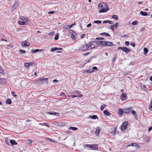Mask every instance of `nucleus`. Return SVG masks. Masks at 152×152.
Segmentation results:
<instances>
[{"instance_id":"6ab92c4d","label":"nucleus","mask_w":152,"mask_h":152,"mask_svg":"<svg viewBox=\"0 0 152 152\" xmlns=\"http://www.w3.org/2000/svg\"><path fill=\"white\" fill-rule=\"evenodd\" d=\"M32 62L25 63L24 64V66L28 68L30 65L33 66Z\"/></svg>"},{"instance_id":"7ed1b4c3","label":"nucleus","mask_w":152,"mask_h":152,"mask_svg":"<svg viewBox=\"0 0 152 152\" xmlns=\"http://www.w3.org/2000/svg\"><path fill=\"white\" fill-rule=\"evenodd\" d=\"M89 45L86 44V45H82L79 48V50L82 51H86L89 48Z\"/></svg>"},{"instance_id":"de8ad7c7","label":"nucleus","mask_w":152,"mask_h":152,"mask_svg":"<svg viewBox=\"0 0 152 152\" xmlns=\"http://www.w3.org/2000/svg\"><path fill=\"white\" fill-rule=\"evenodd\" d=\"M72 27V26H71V25H69L67 26L66 27H65V28L67 29H69L71 28Z\"/></svg>"},{"instance_id":"7c9ffc66","label":"nucleus","mask_w":152,"mask_h":152,"mask_svg":"<svg viewBox=\"0 0 152 152\" xmlns=\"http://www.w3.org/2000/svg\"><path fill=\"white\" fill-rule=\"evenodd\" d=\"M101 34L102 35H104L106 36H107V37H110V34H109L107 33H106V32H104V33H101Z\"/></svg>"},{"instance_id":"f704fd0d","label":"nucleus","mask_w":152,"mask_h":152,"mask_svg":"<svg viewBox=\"0 0 152 152\" xmlns=\"http://www.w3.org/2000/svg\"><path fill=\"white\" fill-rule=\"evenodd\" d=\"M144 54L146 55L148 52V50L146 48H144Z\"/></svg>"},{"instance_id":"2eb2a0df","label":"nucleus","mask_w":152,"mask_h":152,"mask_svg":"<svg viewBox=\"0 0 152 152\" xmlns=\"http://www.w3.org/2000/svg\"><path fill=\"white\" fill-rule=\"evenodd\" d=\"M99 45L100 44L103 47H104L106 46V41H99Z\"/></svg>"},{"instance_id":"f03ea898","label":"nucleus","mask_w":152,"mask_h":152,"mask_svg":"<svg viewBox=\"0 0 152 152\" xmlns=\"http://www.w3.org/2000/svg\"><path fill=\"white\" fill-rule=\"evenodd\" d=\"M99 41L98 40L89 42V45L91 49H94L97 46H99Z\"/></svg>"},{"instance_id":"a211bd4d","label":"nucleus","mask_w":152,"mask_h":152,"mask_svg":"<svg viewBox=\"0 0 152 152\" xmlns=\"http://www.w3.org/2000/svg\"><path fill=\"white\" fill-rule=\"evenodd\" d=\"M6 82V80L5 78H1L0 79V84H4Z\"/></svg>"},{"instance_id":"79ce46f5","label":"nucleus","mask_w":152,"mask_h":152,"mask_svg":"<svg viewBox=\"0 0 152 152\" xmlns=\"http://www.w3.org/2000/svg\"><path fill=\"white\" fill-rule=\"evenodd\" d=\"M23 19L24 20V21L25 22H29L30 21V20L29 19H28L27 18H24V19Z\"/></svg>"},{"instance_id":"4d7b16f0","label":"nucleus","mask_w":152,"mask_h":152,"mask_svg":"<svg viewBox=\"0 0 152 152\" xmlns=\"http://www.w3.org/2000/svg\"><path fill=\"white\" fill-rule=\"evenodd\" d=\"M97 68L96 67V66H94L92 67V71H93V72L95 70H97Z\"/></svg>"},{"instance_id":"9b49d317","label":"nucleus","mask_w":152,"mask_h":152,"mask_svg":"<svg viewBox=\"0 0 152 152\" xmlns=\"http://www.w3.org/2000/svg\"><path fill=\"white\" fill-rule=\"evenodd\" d=\"M101 131V129L100 127H98L96 128L95 134L96 136H98L99 134Z\"/></svg>"},{"instance_id":"6e6d98bb","label":"nucleus","mask_w":152,"mask_h":152,"mask_svg":"<svg viewBox=\"0 0 152 152\" xmlns=\"http://www.w3.org/2000/svg\"><path fill=\"white\" fill-rule=\"evenodd\" d=\"M3 72V70L2 67L0 66V73H2Z\"/></svg>"},{"instance_id":"c85d7f7f","label":"nucleus","mask_w":152,"mask_h":152,"mask_svg":"<svg viewBox=\"0 0 152 152\" xmlns=\"http://www.w3.org/2000/svg\"><path fill=\"white\" fill-rule=\"evenodd\" d=\"M142 89L145 91H146L147 90V89L145 85H142L141 86Z\"/></svg>"},{"instance_id":"20e7f679","label":"nucleus","mask_w":152,"mask_h":152,"mask_svg":"<svg viewBox=\"0 0 152 152\" xmlns=\"http://www.w3.org/2000/svg\"><path fill=\"white\" fill-rule=\"evenodd\" d=\"M48 80V78L45 77H41L39 78L37 81L38 83L39 84H42L43 83H45Z\"/></svg>"},{"instance_id":"393cba45","label":"nucleus","mask_w":152,"mask_h":152,"mask_svg":"<svg viewBox=\"0 0 152 152\" xmlns=\"http://www.w3.org/2000/svg\"><path fill=\"white\" fill-rule=\"evenodd\" d=\"M90 118L92 119H98V116L96 115H92L89 116Z\"/></svg>"},{"instance_id":"1a4fd4ad","label":"nucleus","mask_w":152,"mask_h":152,"mask_svg":"<svg viewBox=\"0 0 152 152\" xmlns=\"http://www.w3.org/2000/svg\"><path fill=\"white\" fill-rule=\"evenodd\" d=\"M19 4V2L17 1H16L13 6H12L11 8V10L12 11H14L17 7L18 4Z\"/></svg>"},{"instance_id":"a878e982","label":"nucleus","mask_w":152,"mask_h":152,"mask_svg":"<svg viewBox=\"0 0 152 152\" xmlns=\"http://www.w3.org/2000/svg\"><path fill=\"white\" fill-rule=\"evenodd\" d=\"M69 130H72L73 131H75L78 129L76 127L71 126L68 128Z\"/></svg>"},{"instance_id":"c756f323","label":"nucleus","mask_w":152,"mask_h":152,"mask_svg":"<svg viewBox=\"0 0 152 152\" xmlns=\"http://www.w3.org/2000/svg\"><path fill=\"white\" fill-rule=\"evenodd\" d=\"M92 144H85L84 145V147L85 148L88 147L90 148V149H91V148L92 147Z\"/></svg>"},{"instance_id":"37998d69","label":"nucleus","mask_w":152,"mask_h":152,"mask_svg":"<svg viewBox=\"0 0 152 152\" xmlns=\"http://www.w3.org/2000/svg\"><path fill=\"white\" fill-rule=\"evenodd\" d=\"M126 93H122L121 95V97L124 99L126 97Z\"/></svg>"},{"instance_id":"aec40b11","label":"nucleus","mask_w":152,"mask_h":152,"mask_svg":"<svg viewBox=\"0 0 152 152\" xmlns=\"http://www.w3.org/2000/svg\"><path fill=\"white\" fill-rule=\"evenodd\" d=\"M118 113L120 116H121L123 113H124V109H119L118 111Z\"/></svg>"},{"instance_id":"5fc2aeb1","label":"nucleus","mask_w":152,"mask_h":152,"mask_svg":"<svg viewBox=\"0 0 152 152\" xmlns=\"http://www.w3.org/2000/svg\"><path fill=\"white\" fill-rule=\"evenodd\" d=\"M114 26L116 28V27L118 26L119 25V23H116L115 24H114Z\"/></svg>"},{"instance_id":"b1692460","label":"nucleus","mask_w":152,"mask_h":152,"mask_svg":"<svg viewBox=\"0 0 152 152\" xmlns=\"http://www.w3.org/2000/svg\"><path fill=\"white\" fill-rule=\"evenodd\" d=\"M103 113L104 115L107 116H110L111 114L107 110H104Z\"/></svg>"},{"instance_id":"c9c22d12","label":"nucleus","mask_w":152,"mask_h":152,"mask_svg":"<svg viewBox=\"0 0 152 152\" xmlns=\"http://www.w3.org/2000/svg\"><path fill=\"white\" fill-rule=\"evenodd\" d=\"M85 71L88 73H90L93 72V71H92V70L91 69L86 70H85Z\"/></svg>"},{"instance_id":"bb28decb","label":"nucleus","mask_w":152,"mask_h":152,"mask_svg":"<svg viewBox=\"0 0 152 152\" xmlns=\"http://www.w3.org/2000/svg\"><path fill=\"white\" fill-rule=\"evenodd\" d=\"M116 128H114L113 129L111 130V133L113 135H114V134H116Z\"/></svg>"},{"instance_id":"58836bf2","label":"nucleus","mask_w":152,"mask_h":152,"mask_svg":"<svg viewBox=\"0 0 152 152\" xmlns=\"http://www.w3.org/2000/svg\"><path fill=\"white\" fill-rule=\"evenodd\" d=\"M68 32L69 33L71 34H75V33L74 32V31L71 29H69L68 30Z\"/></svg>"},{"instance_id":"0e129e2a","label":"nucleus","mask_w":152,"mask_h":152,"mask_svg":"<svg viewBox=\"0 0 152 152\" xmlns=\"http://www.w3.org/2000/svg\"><path fill=\"white\" fill-rule=\"evenodd\" d=\"M11 94L12 95L14 96H17V95L15 94V92L13 91H12Z\"/></svg>"},{"instance_id":"864d4df0","label":"nucleus","mask_w":152,"mask_h":152,"mask_svg":"<svg viewBox=\"0 0 152 152\" xmlns=\"http://www.w3.org/2000/svg\"><path fill=\"white\" fill-rule=\"evenodd\" d=\"M55 34V32L54 31H52L51 32H50L49 33V35H53Z\"/></svg>"},{"instance_id":"2f4dec72","label":"nucleus","mask_w":152,"mask_h":152,"mask_svg":"<svg viewBox=\"0 0 152 152\" xmlns=\"http://www.w3.org/2000/svg\"><path fill=\"white\" fill-rule=\"evenodd\" d=\"M112 18L113 19H115L116 20H118V16L116 15H113L112 16Z\"/></svg>"},{"instance_id":"a19ab883","label":"nucleus","mask_w":152,"mask_h":152,"mask_svg":"<svg viewBox=\"0 0 152 152\" xmlns=\"http://www.w3.org/2000/svg\"><path fill=\"white\" fill-rule=\"evenodd\" d=\"M19 52L20 54L25 53H26L25 51L21 49L19 50Z\"/></svg>"},{"instance_id":"ddd939ff","label":"nucleus","mask_w":152,"mask_h":152,"mask_svg":"<svg viewBox=\"0 0 152 152\" xmlns=\"http://www.w3.org/2000/svg\"><path fill=\"white\" fill-rule=\"evenodd\" d=\"M106 46L111 47L114 46L115 45L113 44V42H111L106 41Z\"/></svg>"},{"instance_id":"bf43d9fd","label":"nucleus","mask_w":152,"mask_h":152,"mask_svg":"<svg viewBox=\"0 0 152 152\" xmlns=\"http://www.w3.org/2000/svg\"><path fill=\"white\" fill-rule=\"evenodd\" d=\"M148 108H149V109L150 111H152V105H149V107H148Z\"/></svg>"},{"instance_id":"69168bd1","label":"nucleus","mask_w":152,"mask_h":152,"mask_svg":"<svg viewBox=\"0 0 152 152\" xmlns=\"http://www.w3.org/2000/svg\"><path fill=\"white\" fill-rule=\"evenodd\" d=\"M90 53V52H87V53L83 54V55L84 56H87L88 55V54H89Z\"/></svg>"},{"instance_id":"e2e57ef3","label":"nucleus","mask_w":152,"mask_h":152,"mask_svg":"<svg viewBox=\"0 0 152 152\" xmlns=\"http://www.w3.org/2000/svg\"><path fill=\"white\" fill-rule=\"evenodd\" d=\"M130 45L133 47H134L135 46V44L134 42L131 43Z\"/></svg>"},{"instance_id":"4be33fe9","label":"nucleus","mask_w":152,"mask_h":152,"mask_svg":"<svg viewBox=\"0 0 152 152\" xmlns=\"http://www.w3.org/2000/svg\"><path fill=\"white\" fill-rule=\"evenodd\" d=\"M42 51L43 50L42 49H36L35 50H33V49H32L31 50V52L32 53H35L37 52L38 51Z\"/></svg>"},{"instance_id":"5701e85b","label":"nucleus","mask_w":152,"mask_h":152,"mask_svg":"<svg viewBox=\"0 0 152 152\" xmlns=\"http://www.w3.org/2000/svg\"><path fill=\"white\" fill-rule=\"evenodd\" d=\"M10 143L11 144V145H16L18 144V143L15 141L14 140H10Z\"/></svg>"},{"instance_id":"e433bc0d","label":"nucleus","mask_w":152,"mask_h":152,"mask_svg":"<svg viewBox=\"0 0 152 152\" xmlns=\"http://www.w3.org/2000/svg\"><path fill=\"white\" fill-rule=\"evenodd\" d=\"M59 34L57 33L56 34V35L54 38V39L55 40H57L58 39L59 37Z\"/></svg>"},{"instance_id":"f3484780","label":"nucleus","mask_w":152,"mask_h":152,"mask_svg":"<svg viewBox=\"0 0 152 152\" xmlns=\"http://www.w3.org/2000/svg\"><path fill=\"white\" fill-rule=\"evenodd\" d=\"M122 51H124L126 53H128L130 51V49L127 48L126 47H123V49L122 50Z\"/></svg>"},{"instance_id":"680f3d73","label":"nucleus","mask_w":152,"mask_h":152,"mask_svg":"<svg viewBox=\"0 0 152 152\" xmlns=\"http://www.w3.org/2000/svg\"><path fill=\"white\" fill-rule=\"evenodd\" d=\"M129 42L128 41H126L125 42V45L126 46H128L129 45Z\"/></svg>"},{"instance_id":"473e14b6","label":"nucleus","mask_w":152,"mask_h":152,"mask_svg":"<svg viewBox=\"0 0 152 152\" xmlns=\"http://www.w3.org/2000/svg\"><path fill=\"white\" fill-rule=\"evenodd\" d=\"M18 23L21 25H24L25 24V22L24 21L19 20L18 21Z\"/></svg>"},{"instance_id":"09e8293b","label":"nucleus","mask_w":152,"mask_h":152,"mask_svg":"<svg viewBox=\"0 0 152 152\" xmlns=\"http://www.w3.org/2000/svg\"><path fill=\"white\" fill-rule=\"evenodd\" d=\"M114 25H111L110 27V28L112 31H114Z\"/></svg>"},{"instance_id":"052dcab7","label":"nucleus","mask_w":152,"mask_h":152,"mask_svg":"<svg viewBox=\"0 0 152 152\" xmlns=\"http://www.w3.org/2000/svg\"><path fill=\"white\" fill-rule=\"evenodd\" d=\"M77 97H81L83 96V95L81 94H80V93H79V94H78Z\"/></svg>"},{"instance_id":"49530a36","label":"nucleus","mask_w":152,"mask_h":152,"mask_svg":"<svg viewBox=\"0 0 152 152\" xmlns=\"http://www.w3.org/2000/svg\"><path fill=\"white\" fill-rule=\"evenodd\" d=\"M137 20L134 21L132 22V24L133 25H137Z\"/></svg>"},{"instance_id":"6e6552de","label":"nucleus","mask_w":152,"mask_h":152,"mask_svg":"<svg viewBox=\"0 0 152 152\" xmlns=\"http://www.w3.org/2000/svg\"><path fill=\"white\" fill-rule=\"evenodd\" d=\"M46 113L51 115H55L56 116H59L60 115L59 113H56L54 111L48 112H46Z\"/></svg>"},{"instance_id":"13d9d810","label":"nucleus","mask_w":152,"mask_h":152,"mask_svg":"<svg viewBox=\"0 0 152 152\" xmlns=\"http://www.w3.org/2000/svg\"><path fill=\"white\" fill-rule=\"evenodd\" d=\"M96 39L97 40H104V39L103 37H96Z\"/></svg>"},{"instance_id":"72a5a7b5","label":"nucleus","mask_w":152,"mask_h":152,"mask_svg":"<svg viewBox=\"0 0 152 152\" xmlns=\"http://www.w3.org/2000/svg\"><path fill=\"white\" fill-rule=\"evenodd\" d=\"M11 103V100L10 99H8L7 100V101L6 102V104H10Z\"/></svg>"},{"instance_id":"412c9836","label":"nucleus","mask_w":152,"mask_h":152,"mask_svg":"<svg viewBox=\"0 0 152 152\" xmlns=\"http://www.w3.org/2000/svg\"><path fill=\"white\" fill-rule=\"evenodd\" d=\"M39 125L41 126H45L48 127H49L50 126V125L48 123H40L39 124Z\"/></svg>"},{"instance_id":"f257e3e1","label":"nucleus","mask_w":152,"mask_h":152,"mask_svg":"<svg viewBox=\"0 0 152 152\" xmlns=\"http://www.w3.org/2000/svg\"><path fill=\"white\" fill-rule=\"evenodd\" d=\"M108 4L106 2L100 3L98 5V8L100 9L99 11V13L104 12L109 10V7L107 6Z\"/></svg>"},{"instance_id":"338daca9","label":"nucleus","mask_w":152,"mask_h":152,"mask_svg":"<svg viewBox=\"0 0 152 152\" xmlns=\"http://www.w3.org/2000/svg\"><path fill=\"white\" fill-rule=\"evenodd\" d=\"M152 129V126L150 127L148 129V131L150 132Z\"/></svg>"},{"instance_id":"0eeeda50","label":"nucleus","mask_w":152,"mask_h":152,"mask_svg":"<svg viewBox=\"0 0 152 152\" xmlns=\"http://www.w3.org/2000/svg\"><path fill=\"white\" fill-rule=\"evenodd\" d=\"M55 123V124L58 126H65L66 124L65 123L61 122H56Z\"/></svg>"},{"instance_id":"4c0bfd02","label":"nucleus","mask_w":152,"mask_h":152,"mask_svg":"<svg viewBox=\"0 0 152 152\" xmlns=\"http://www.w3.org/2000/svg\"><path fill=\"white\" fill-rule=\"evenodd\" d=\"M32 140H28L26 141V143L28 145H30L32 143Z\"/></svg>"},{"instance_id":"39448f33","label":"nucleus","mask_w":152,"mask_h":152,"mask_svg":"<svg viewBox=\"0 0 152 152\" xmlns=\"http://www.w3.org/2000/svg\"><path fill=\"white\" fill-rule=\"evenodd\" d=\"M128 122L127 121H124L121 126V130L122 131H124L127 128Z\"/></svg>"},{"instance_id":"8fccbe9b","label":"nucleus","mask_w":152,"mask_h":152,"mask_svg":"<svg viewBox=\"0 0 152 152\" xmlns=\"http://www.w3.org/2000/svg\"><path fill=\"white\" fill-rule=\"evenodd\" d=\"M75 34H72L71 36V38L73 39H75V37L74 35Z\"/></svg>"},{"instance_id":"c03bdc74","label":"nucleus","mask_w":152,"mask_h":152,"mask_svg":"<svg viewBox=\"0 0 152 152\" xmlns=\"http://www.w3.org/2000/svg\"><path fill=\"white\" fill-rule=\"evenodd\" d=\"M106 105H101L100 109L102 111H103L104 108L106 107Z\"/></svg>"},{"instance_id":"f8f14e48","label":"nucleus","mask_w":152,"mask_h":152,"mask_svg":"<svg viewBox=\"0 0 152 152\" xmlns=\"http://www.w3.org/2000/svg\"><path fill=\"white\" fill-rule=\"evenodd\" d=\"M21 45L23 47H27L30 45V43L28 42L24 41L22 42Z\"/></svg>"},{"instance_id":"603ef678","label":"nucleus","mask_w":152,"mask_h":152,"mask_svg":"<svg viewBox=\"0 0 152 152\" xmlns=\"http://www.w3.org/2000/svg\"><path fill=\"white\" fill-rule=\"evenodd\" d=\"M65 93L63 92H61L60 93V96H65Z\"/></svg>"},{"instance_id":"774afa93","label":"nucleus","mask_w":152,"mask_h":152,"mask_svg":"<svg viewBox=\"0 0 152 152\" xmlns=\"http://www.w3.org/2000/svg\"><path fill=\"white\" fill-rule=\"evenodd\" d=\"M54 12L53 11H50L48 12V14H52L54 13Z\"/></svg>"},{"instance_id":"3c124183","label":"nucleus","mask_w":152,"mask_h":152,"mask_svg":"<svg viewBox=\"0 0 152 152\" xmlns=\"http://www.w3.org/2000/svg\"><path fill=\"white\" fill-rule=\"evenodd\" d=\"M56 50H58V48H53L51 49V50L52 51H53Z\"/></svg>"},{"instance_id":"9d476101","label":"nucleus","mask_w":152,"mask_h":152,"mask_svg":"<svg viewBox=\"0 0 152 152\" xmlns=\"http://www.w3.org/2000/svg\"><path fill=\"white\" fill-rule=\"evenodd\" d=\"M131 112L132 113V115L134 116L136 120H137L138 119V117L137 115V114L136 112L133 110V109H132Z\"/></svg>"},{"instance_id":"cd10ccee","label":"nucleus","mask_w":152,"mask_h":152,"mask_svg":"<svg viewBox=\"0 0 152 152\" xmlns=\"http://www.w3.org/2000/svg\"><path fill=\"white\" fill-rule=\"evenodd\" d=\"M140 14L144 16H146L148 15V13L146 12H144L143 11H141L140 13Z\"/></svg>"},{"instance_id":"a18cd8bd","label":"nucleus","mask_w":152,"mask_h":152,"mask_svg":"<svg viewBox=\"0 0 152 152\" xmlns=\"http://www.w3.org/2000/svg\"><path fill=\"white\" fill-rule=\"evenodd\" d=\"M94 23H98V24H100L102 22V21L100 20H95L94 21Z\"/></svg>"},{"instance_id":"423d86ee","label":"nucleus","mask_w":152,"mask_h":152,"mask_svg":"<svg viewBox=\"0 0 152 152\" xmlns=\"http://www.w3.org/2000/svg\"><path fill=\"white\" fill-rule=\"evenodd\" d=\"M132 109H133V107H130L124 109V113L126 114H130L131 112V110H132Z\"/></svg>"},{"instance_id":"ea45409f","label":"nucleus","mask_w":152,"mask_h":152,"mask_svg":"<svg viewBox=\"0 0 152 152\" xmlns=\"http://www.w3.org/2000/svg\"><path fill=\"white\" fill-rule=\"evenodd\" d=\"M9 139L8 138H7L6 139V143L8 145H10V143L9 142Z\"/></svg>"},{"instance_id":"4468645a","label":"nucleus","mask_w":152,"mask_h":152,"mask_svg":"<svg viewBox=\"0 0 152 152\" xmlns=\"http://www.w3.org/2000/svg\"><path fill=\"white\" fill-rule=\"evenodd\" d=\"M92 147L91 148V150H97L98 149V144H92Z\"/></svg>"},{"instance_id":"dca6fc26","label":"nucleus","mask_w":152,"mask_h":152,"mask_svg":"<svg viewBox=\"0 0 152 152\" xmlns=\"http://www.w3.org/2000/svg\"><path fill=\"white\" fill-rule=\"evenodd\" d=\"M135 146L137 147V148H140V145H139L137 144H136V143H132L131 144H129L126 147H128L129 146Z\"/></svg>"}]
</instances>
